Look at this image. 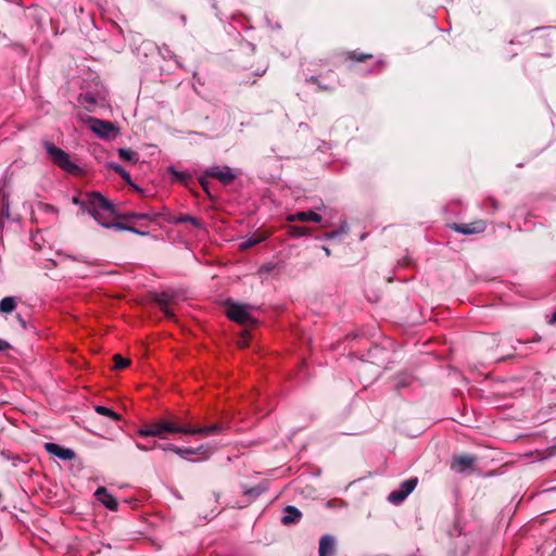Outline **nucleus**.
I'll use <instances>...</instances> for the list:
<instances>
[{"label": "nucleus", "mask_w": 556, "mask_h": 556, "mask_svg": "<svg viewBox=\"0 0 556 556\" xmlns=\"http://www.w3.org/2000/svg\"><path fill=\"white\" fill-rule=\"evenodd\" d=\"M83 208L86 210L101 226L116 227L118 229H127L121 224H113L114 208L113 205L103 198L100 193L92 192L87 194L86 202L83 203ZM132 230L131 228H128Z\"/></svg>", "instance_id": "1"}, {"label": "nucleus", "mask_w": 556, "mask_h": 556, "mask_svg": "<svg viewBox=\"0 0 556 556\" xmlns=\"http://www.w3.org/2000/svg\"><path fill=\"white\" fill-rule=\"evenodd\" d=\"M188 426L179 425L177 417L168 419H159L150 425H147L138 430L141 437H159L164 439L168 433H184L187 434Z\"/></svg>", "instance_id": "2"}, {"label": "nucleus", "mask_w": 556, "mask_h": 556, "mask_svg": "<svg viewBox=\"0 0 556 556\" xmlns=\"http://www.w3.org/2000/svg\"><path fill=\"white\" fill-rule=\"evenodd\" d=\"M226 314L231 320L240 325H252L255 323L251 314V306L245 304L229 302L226 306Z\"/></svg>", "instance_id": "3"}, {"label": "nucleus", "mask_w": 556, "mask_h": 556, "mask_svg": "<svg viewBox=\"0 0 556 556\" xmlns=\"http://www.w3.org/2000/svg\"><path fill=\"white\" fill-rule=\"evenodd\" d=\"M46 150L53 162L66 172L73 173L77 166L71 161L70 155L53 143L46 142Z\"/></svg>", "instance_id": "4"}, {"label": "nucleus", "mask_w": 556, "mask_h": 556, "mask_svg": "<svg viewBox=\"0 0 556 556\" xmlns=\"http://www.w3.org/2000/svg\"><path fill=\"white\" fill-rule=\"evenodd\" d=\"M206 177H214L220 182L227 185L235 179L236 175L228 166H213L205 172V176L200 178V184L204 189H206L207 186Z\"/></svg>", "instance_id": "5"}, {"label": "nucleus", "mask_w": 556, "mask_h": 556, "mask_svg": "<svg viewBox=\"0 0 556 556\" xmlns=\"http://www.w3.org/2000/svg\"><path fill=\"white\" fill-rule=\"evenodd\" d=\"M87 123L90 130L103 139L110 138L117 130L114 124L108 121L90 117Z\"/></svg>", "instance_id": "6"}, {"label": "nucleus", "mask_w": 556, "mask_h": 556, "mask_svg": "<svg viewBox=\"0 0 556 556\" xmlns=\"http://www.w3.org/2000/svg\"><path fill=\"white\" fill-rule=\"evenodd\" d=\"M417 482V478L405 480L399 490H394L389 494L388 500L393 504H400L415 490Z\"/></svg>", "instance_id": "7"}, {"label": "nucleus", "mask_w": 556, "mask_h": 556, "mask_svg": "<svg viewBox=\"0 0 556 556\" xmlns=\"http://www.w3.org/2000/svg\"><path fill=\"white\" fill-rule=\"evenodd\" d=\"M475 458L469 455H457L453 457L451 469L456 473L470 471L473 467Z\"/></svg>", "instance_id": "8"}, {"label": "nucleus", "mask_w": 556, "mask_h": 556, "mask_svg": "<svg viewBox=\"0 0 556 556\" xmlns=\"http://www.w3.org/2000/svg\"><path fill=\"white\" fill-rule=\"evenodd\" d=\"M45 448L49 454L54 455L64 460H72L75 458V453L73 450L62 447L55 443H46Z\"/></svg>", "instance_id": "9"}, {"label": "nucleus", "mask_w": 556, "mask_h": 556, "mask_svg": "<svg viewBox=\"0 0 556 556\" xmlns=\"http://www.w3.org/2000/svg\"><path fill=\"white\" fill-rule=\"evenodd\" d=\"M321 219H323L321 216L313 211L298 212L295 214H290L287 216L288 222L301 220V222L320 223Z\"/></svg>", "instance_id": "10"}, {"label": "nucleus", "mask_w": 556, "mask_h": 556, "mask_svg": "<svg viewBox=\"0 0 556 556\" xmlns=\"http://www.w3.org/2000/svg\"><path fill=\"white\" fill-rule=\"evenodd\" d=\"M97 500L111 510L117 508V501L106 491L105 488H99L94 493Z\"/></svg>", "instance_id": "11"}, {"label": "nucleus", "mask_w": 556, "mask_h": 556, "mask_svg": "<svg viewBox=\"0 0 556 556\" xmlns=\"http://www.w3.org/2000/svg\"><path fill=\"white\" fill-rule=\"evenodd\" d=\"M455 230L465 233V235H471V233H479L482 232L485 229V223L482 220L472 223V224H460L455 225Z\"/></svg>", "instance_id": "12"}, {"label": "nucleus", "mask_w": 556, "mask_h": 556, "mask_svg": "<svg viewBox=\"0 0 556 556\" xmlns=\"http://www.w3.org/2000/svg\"><path fill=\"white\" fill-rule=\"evenodd\" d=\"M175 454L186 457L187 455H200L202 458H207L211 455V451L206 446H200L199 448H181L175 450Z\"/></svg>", "instance_id": "13"}, {"label": "nucleus", "mask_w": 556, "mask_h": 556, "mask_svg": "<svg viewBox=\"0 0 556 556\" xmlns=\"http://www.w3.org/2000/svg\"><path fill=\"white\" fill-rule=\"evenodd\" d=\"M334 551V540L329 535H325L319 542V556H332Z\"/></svg>", "instance_id": "14"}, {"label": "nucleus", "mask_w": 556, "mask_h": 556, "mask_svg": "<svg viewBox=\"0 0 556 556\" xmlns=\"http://www.w3.org/2000/svg\"><path fill=\"white\" fill-rule=\"evenodd\" d=\"M109 167L113 169L114 172L118 173L123 179L136 191L142 193V189H140L137 185H135L131 180V177L128 172H126L121 165L115 163H110Z\"/></svg>", "instance_id": "15"}, {"label": "nucleus", "mask_w": 556, "mask_h": 556, "mask_svg": "<svg viewBox=\"0 0 556 556\" xmlns=\"http://www.w3.org/2000/svg\"><path fill=\"white\" fill-rule=\"evenodd\" d=\"M220 427L218 425H213V426H210V427H199V428H193V427H190L188 426V430L187 431V434H201V435H212V434H216L218 431H219Z\"/></svg>", "instance_id": "16"}, {"label": "nucleus", "mask_w": 556, "mask_h": 556, "mask_svg": "<svg viewBox=\"0 0 556 556\" xmlns=\"http://www.w3.org/2000/svg\"><path fill=\"white\" fill-rule=\"evenodd\" d=\"M301 517V513L293 506H288L285 510V515L281 519L282 523L290 525L296 522Z\"/></svg>", "instance_id": "17"}, {"label": "nucleus", "mask_w": 556, "mask_h": 556, "mask_svg": "<svg viewBox=\"0 0 556 556\" xmlns=\"http://www.w3.org/2000/svg\"><path fill=\"white\" fill-rule=\"evenodd\" d=\"M16 299L13 298V296H7V298H3L1 301H0V313L2 314H9L11 312H13L16 307Z\"/></svg>", "instance_id": "18"}, {"label": "nucleus", "mask_w": 556, "mask_h": 556, "mask_svg": "<svg viewBox=\"0 0 556 556\" xmlns=\"http://www.w3.org/2000/svg\"><path fill=\"white\" fill-rule=\"evenodd\" d=\"M265 238H266V236L262 235V233L253 235L249 238H245L241 241L240 249H249V248L262 242L263 240H265Z\"/></svg>", "instance_id": "19"}, {"label": "nucleus", "mask_w": 556, "mask_h": 556, "mask_svg": "<svg viewBox=\"0 0 556 556\" xmlns=\"http://www.w3.org/2000/svg\"><path fill=\"white\" fill-rule=\"evenodd\" d=\"M118 155L122 160L136 163L138 161V155L135 151L130 149L122 148L118 150Z\"/></svg>", "instance_id": "20"}, {"label": "nucleus", "mask_w": 556, "mask_h": 556, "mask_svg": "<svg viewBox=\"0 0 556 556\" xmlns=\"http://www.w3.org/2000/svg\"><path fill=\"white\" fill-rule=\"evenodd\" d=\"M94 409H96V412L98 414L108 416V417H110L113 420H118L119 419V416L115 412L110 409L109 407L99 405V406H96Z\"/></svg>", "instance_id": "21"}, {"label": "nucleus", "mask_w": 556, "mask_h": 556, "mask_svg": "<svg viewBox=\"0 0 556 556\" xmlns=\"http://www.w3.org/2000/svg\"><path fill=\"white\" fill-rule=\"evenodd\" d=\"M290 233L295 237L309 236L311 229L308 227L291 226Z\"/></svg>", "instance_id": "22"}, {"label": "nucleus", "mask_w": 556, "mask_h": 556, "mask_svg": "<svg viewBox=\"0 0 556 556\" xmlns=\"http://www.w3.org/2000/svg\"><path fill=\"white\" fill-rule=\"evenodd\" d=\"M113 361H114V367L116 369H123V368H125V367H127L129 365V359L124 358L119 354H115L113 356Z\"/></svg>", "instance_id": "23"}, {"label": "nucleus", "mask_w": 556, "mask_h": 556, "mask_svg": "<svg viewBox=\"0 0 556 556\" xmlns=\"http://www.w3.org/2000/svg\"><path fill=\"white\" fill-rule=\"evenodd\" d=\"M249 340H250V332H249V330H243L240 333V337H239V339L237 341V345L239 348H245L248 345V343H249Z\"/></svg>", "instance_id": "24"}, {"label": "nucleus", "mask_w": 556, "mask_h": 556, "mask_svg": "<svg viewBox=\"0 0 556 556\" xmlns=\"http://www.w3.org/2000/svg\"><path fill=\"white\" fill-rule=\"evenodd\" d=\"M132 218H139V219H149L153 220L156 217V214H149V213H131L129 215Z\"/></svg>", "instance_id": "25"}, {"label": "nucleus", "mask_w": 556, "mask_h": 556, "mask_svg": "<svg viewBox=\"0 0 556 556\" xmlns=\"http://www.w3.org/2000/svg\"><path fill=\"white\" fill-rule=\"evenodd\" d=\"M157 301L160 302L161 307H162V309H163V312H164L165 316H167V317H172V316H173V313H170V312H169V309H168V307H167V305H168L167 300H165L164 298H160Z\"/></svg>", "instance_id": "26"}, {"label": "nucleus", "mask_w": 556, "mask_h": 556, "mask_svg": "<svg viewBox=\"0 0 556 556\" xmlns=\"http://www.w3.org/2000/svg\"><path fill=\"white\" fill-rule=\"evenodd\" d=\"M245 494L255 497V496H257L260 494V491H257L255 489H251V490H248L245 492Z\"/></svg>", "instance_id": "27"}, {"label": "nucleus", "mask_w": 556, "mask_h": 556, "mask_svg": "<svg viewBox=\"0 0 556 556\" xmlns=\"http://www.w3.org/2000/svg\"><path fill=\"white\" fill-rule=\"evenodd\" d=\"M8 348H10V344L7 341L0 339V351L7 350Z\"/></svg>", "instance_id": "28"}, {"label": "nucleus", "mask_w": 556, "mask_h": 556, "mask_svg": "<svg viewBox=\"0 0 556 556\" xmlns=\"http://www.w3.org/2000/svg\"><path fill=\"white\" fill-rule=\"evenodd\" d=\"M162 448H163L164 451H172V452H174V453H175V450H177V448H178V446L173 445V444H168V445L163 446Z\"/></svg>", "instance_id": "29"}, {"label": "nucleus", "mask_w": 556, "mask_h": 556, "mask_svg": "<svg viewBox=\"0 0 556 556\" xmlns=\"http://www.w3.org/2000/svg\"><path fill=\"white\" fill-rule=\"evenodd\" d=\"M548 323H549L551 325L556 324V311L552 314V316H551V318H549Z\"/></svg>", "instance_id": "30"}, {"label": "nucleus", "mask_w": 556, "mask_h": 556, "mask_svg": "<svg viewBox=\"0 0 556 556\" xmlns=\"http://www.w3.org/2000/svg\"><path fill=\"white\" fill-rule=\"evenodd\" d=\"M83 99H84V102H88V103H90V104H93V103H94V100H93L91 97H89V96H86V97H84Z\"/></svg>", "instance_id": "31"}, {"label": "nucleus", "mask_w": 556, "mask_h": 556, "mask_svg": "<svg viewBox=\"0 0 556 556\" xmlns=\"http://www.w3.org/2000/svg\"><path fill=\"white\" fill-rule=\"evenodd\" d=\"M137 447H138L139 450H141V451H147V450H148L144 445H142V444H140V443H137Z\"/></svg>", "instance_id": "32"}, {"label": "nucleus", "mask_w": 556, "mask_h": 556, "mask_svg": "<svg viewBox=\"0 0 556 556\" xmlns=\"http://www.w3.org/2000/svg\"><path fill=\"white\" fill-rule=\"evenodd\" d=\"M100 214H101V219H108V215L102 210H100Z\"/></svg>", "instance_id": "33"}, {"label": "nucleus", "mask_w": 556, "mask_h": 556, "mask_svg": "<svg viewBox=\"0 0 556 556\" xmlns=\"http://www.w3.org/2000/svg\"><path fill=\"white\" fill-rule=\"evenodd\" d=\"M323 249H324V251L326 252L327 255H330V251H329L328 248L324 247Z\"/></svg>", "instance_id": "34"}, {"label": "nucleus", "mask_w": 556, "mask_h": 556, "mask_svg": "<svg viewBox=\"0 0 556 556\" xmlns=\"http://www.w3.org/2000/svg\"><path fill=\"white\" fill-rule=\"evenodd\" d=\"M334 235H336L334 232H332V233H328V235H327V238H332V237H334Z\"/></svg>", "instance_id": "35"}]
</instances>
